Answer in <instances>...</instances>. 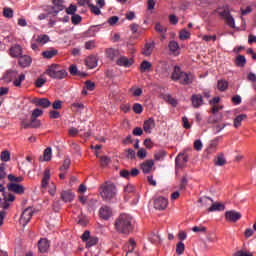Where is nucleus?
Returning a JSON list of instances; mask_svg holds the SVG:
<instances>
[{
	"label": "nucleus",
	"mask_w": 256,
	"mask_h": 256,
	"mask_svg": "<svg viewBox=\"0 0 256 256\" xmlns=\"http://www.w3.org/2000/svg\"><path fill=\"white\" fill-rule=\"evenodd\" d=\"M153 67V64L151 62L144 60L140 64V72L141 73H147V71H151V68Z\"/></svg>",
	"instance_id": "nucleus-35"
},
{
	"label": "nucleus",
	"mask_w": 256,
	"mask_h": 256,
	"mask_svg": "<svg viewBox=\"0 0 256 256\" xmlns=\"http://www.w3.org/2000/svg\"><path fill=\"white\" fill-rule=\"evenodd\" d=\"M25 81V74H20L18 78L13 81L14 87H21V83Z\"/></svg>",
	"instance_id": "nucleus-47"
},
{
	"label": "nucleus",
	"mask_w": 256,
	"mask_h": 256,
	"mask_svg": "<svg viewBox=\"0 0 256 256\" xmlns=\"http://www.w3.org/2000/svg\"><path fill=\"white\" fill-rule=\"evenodd\" d=\"M67 15H75L77 13V6L75 4H70L68 8L65 9Z\"/></svg>",
	"instance_id": "nucleus-50"
},
{
	"label": "nucleus",
	"mask_w": 256,
	"mask_h": 256,
	"mask_svg": "<svg viewBox=\"0 0 256 256\" xmlns=\"http://www.w3.org/2000/svg\"><path fill=\"white\" fill-rule=\"evenodd\" d=\"M84 47L88 51H91L97 47V42L95 40H89V41L85 42Z\"/></svg>",
	"instance_id": "nucleus-46"
},
{
	"label": "nucleus",
	"mask_w": 256,
	"mask_h": 256,
	"mask_svg": "<svg viewBox=\"0 0 256 256\" xmlns=\"http://www.w3.org/2000/svg\"><path fill=\"white\" fill-rule=\"evenodd\" d=\"M0 159L5 163H7L8 161H11V152H9V150L2 151L0 154Z\"/></svg>",
	"instance_id": "nucleus-41"
},
{
	"label": "nucleus",
	"mask_w": 256,
	"mask_h": 256,
	"mask_svg": "<svg viewBox=\"0 0 256 256\" xmlns=\"http://www.w3.org/2000/svg\"><path fill=\"white\" fill-rule=\"evenodd\" d=\"M49 41H51V38H49V35L47 34H40L36 38V43H38L39 45H47Z\"/></svg>",
	"instance_id": "nucleus-31"
},
{
	"label": "nucleus",
	"mask_w": 256,
	"mask_h": 256,
	"mask_svg": "<svg viewBox=\"0 0 256 256\" xmlns=\"http://www.w3.org/2000/svg\"><path fill=\"white\" fill-rule=\"evenodd\" d=\"M153 129H155V120L153 118L144 121L143 130L145 133L151 134Z\"/></svg>",
	"instance_id": "nucleus-20"
},
{
	"label": "nucleus",
	"mask_w": 256,
	"mask_h": 256,
	"mask_svg": "<svg viewBox=\"0 0 256 256\" xmlns=\"http://www.w3.org/2000/svg\"><path fill=\"white\" fill-rule=\"evenodd\" d=\"M31 63H33V59L29 55H22L18 59V65L22 67V69L31 67Z\"/></svg>",
	"instance_id": "nucleus-12"
},
{
	"label": "nucleus",
	"mask_w": 256,
	"mask_h": 256,
	"mask_svg": "<svg viewBox=\"0 0 256 256\" xmlns=\"http://www.w3.org/2000/svg\"><path fill=\"white\" fill-rule=\"evenodd\" d=\"M129 246H128V252L126 253V256H139L135 251V247H137V243L135 242V239L130 238L129 239Z\"/></svg>",
	"instance_id": "nucleus-25"
},
{
	"label": "nucleus",
	"mask_w": 256,
	"mask_h": 256,
	"mask_svg": "<svg viewBox=\"0 0 256 256\" xmlns=\"http://www.w3.org/2000/svg\"><path fill=\"white\" fill-rule=\"evenodd\" d=\"M17 75H19V72L17 70H8L4 76L3 79L6 81V83H11V81H14L17 79Z\"/></svg>",
	"instance_id": "nucleus-17"
},
{
	"label": "nucleus",
	"mask_w": 256,
	"mask_h": 256,
	"mask_svg": "<svg viewBox=\"0 0 256 256\" xmlns=\"http://www.w3.org/2000/svg\"><path fill=\"white\" fill-rule=\"evenodd\" d=\"M4 198H0V207L1 209H9V202L7 201V195L3 194Z\"/></svg>",
	"instance_id": "nucleus-48"
},
{
	"label": "nucleus",
	"mask_w": 256,
	"mask_h": 256,
	"mask_svg": "<svg viewBox=\"0 0 256 256\" xmlns=\"http://www.w3.org/2000/svg\"><path fill=\"white\" fill-rule=\"evenodd\" d=\"M202 40L206 41V43H209V41H217V35H204Z\"/></svg>",
	"instance_id": "nucleus-61"
},
{
	"label": "nucleus",
	"mask_w": 256,
	"mask_h": 256,
	"mask_svg": "<svg viewBox=\"0 0 256 256\" xmlns=\"http://www.w3.org/2000/svg\"><path fill=\"white\" fill-rule=\"evenodd\" d=\"M88 7L94 15H101V8L93 4H88Z\"/></svg>",
	"instance_id": "nucleus-51"
},
{
	"label": "nucleus",
	"mask_w": 256,
	"mask_h": 256,
	"mask_svg": "<svg viewBox=\"0 0 256 256\" xmlns=\"http://www.w3.org/2000/svg\"><path fill=\"white\" fill-rule=\"evenodd\" d=\"M97 243H99V238H97L96 236H92L91 238L88 239V241L86 242V247L89 249L95 245H97Z\"/></svg>",
	"instance_id": "nucleus-44"
},
{
	"label": "nucleus",
	"mask_w": 256,
	"mask_h": 256,
	"mask_svg": "<svg viewBox=\"0 0 256 256\" xmlns=\"http://www.w3.org/2000/svg\"><path fill=\"white\" fill-rule=\"evenodd\" d=\"M49 179H51V170L50 169H45L44 175L42 178V187L45 189L47 185H49Z\"/></svg>",
	"instance_id": "nucleus-32"
},
{
	"label": "nucleus",
	"mask_w": 256,
	"mask_h": 256,
	"mask_svg": "<svg viewBox=\"0 0 256 256\" xmlns=\"http://www.w3.org/2000/svg\"><path fill=\"white\" fill-rule=\"evenodd\" d=\"M236 67H245V65H247V59L245 58V56L239 54L235 61H234Z\"/></svg>",
	"instance_id": "nucleus-34"
},
{
	"label": "nucleus",
	"mask_w": 256,
	"mask_h": 256,
	"mask_svg": "<svg viewBox=\"0 0 256 256\" xmlns=\"http://www.w3.org/2000/svg\"><path fill=\"white\" fill-rule=\"evenodd\" d=\"M245 119H247V115L246 114L238 115L234 119V127H235V129H239V127H241V123H243V121H245Z\"/></svg>",
	"instance_id": "nucleus-36"
},
{
	"label": "nucleus",
	"mask_w": 256,
	"mask_h": 256,
	"mask_svg": "<svg viewBox=\"0 0 256 256\" xmlns=\"http://www.w3.org/2000/svg\"><path fill=\"white\" fill-rule=\"evenodd\" d=\"M52 5L54 15H58L60 11L65 9V0H52Z\"/></svg>",
	"instance_id": "nucleus-13"
},
{
	"label": "nucleus",
	"mask_w": 256,
	"mask_h": 256,
	"mask_svg": "<svg viewBox=\"0 0 256 256\" xmlns=\"http://www.w3.org/2000/svg\"><path fill=\"white\" fill-rule=\"evenodd\" d=\"M168 49L171 51V53H176V51H179V43L177 41L172 40L168 44Z\"/></svg>",
	"instance_id": "nucleus-40"
},
{
	"label": "nucleus",
	"mask_w": 256,
	"mask_h": 256,
	"mask_svg": "<svg viewBox=\"0 0 256 256\" xmlns=\"http://www.w3.org/2000/svg\"><path fill=\"white\" fill-rule=\"evenodd\" d=\"M30 127L31 129H37L38 127H41V121L37 118H31Z\"/></svg>",
	"instance_id": "nucleus-57"
},
{
	"label": "nucleus",
	"mask_w": 256,
	"mask_h": 256,
	"mask_svg": "<svg viewBox=\"0 0 256 256\" xmlns=\"http://www.w3.org/2000/svg\"><path fill=\"white\" fill-rule=\"evenodd\" d=\"M153 49H155V42L146 43L144 48L142 49V55H144L145 57H151Z\"/></svg>",
	"instance_id": "nucleus-24"
},
{
	"label": "nucleus",
	"mask_w": 256,
	"mask_h": 256,
	"mask_svg": "<svg viewBox=\"0 0 256 256\" xmlns=\"http://www.w3.org/2000/svg\"><path fill=\"white\" fill-rule=\"evenodd\" d=\"M71 167V159L65 158L63 165L60 167V171H67Z\"/></svg>",
	"instance_id": "nucleus-56"
},
{
	"label": "nucleus",
	"mask_w": 256,
	"mask_h": 256,
	"mask_svg": "<svg viewBox=\"0 0 256 256\" xmlns=\"http://www.w3.org/2000/svg\"><path fill=\"white\" fill-rule=\"evenodd\" d=\"M169 206V200L163 196L154 199V208L158 211H165Z\"/></svg>",
	"instance_id": "nucleus-6"
},
{
	"label": "nucleus",
	"mask_w": 256,
	"mask_h": 256,
	"mask_svg": "<svg viewBox=\"0 0 256 256\" xmlns=\"http://www.w3.org/2000/svg\"><path fill=\"white\" fill-rule=\"evenodd\" d=\"M51 249V241L47 238H41L38 241V251L39 253L45 254Z\"/></svg>",
	"instance_id": "nucleus-8"
},
{
	"label": "nucleus",
	"mask_w": 256,
	"mask_h": 256,
	"mask_svg": "<svg viewBox=\"0 0 256 256\" xmlns=\"http://www.w3.org/2000/svg\"><path fill=\"white\" fill-rule=\"evenodd\" d=\"M33 208L32 207H28L26 208L23 212L22 215L20 217V225L22 227H26L27 223H29V221H31L32 217H33Z\"/></svg>",
	"instance_id": "nucleus-5"
},
{
	"label": "nucleus",
	"mask_w": 256,
	"mask_h": 256,
	"mask_svg": "<svg viewBox=\"0 0 256 256\" xmlns=\"http://www.w3.org/2000/svg\"><path fill=\"white\" fill-rule=\"evenodd\" d=\"M10 55L14 58L21 57L23 55V48L19 44H16L10 48Z\"/></svg>",
	"instance_id": "nucleus-26"
},
{
	"label": "nucleus",
	"mask_w": 256,
	"mask_h": 256,
	"mask_svg": "<svg viewBox=\"0 0 256 256\" xmlns=\"http://www.w3.org/2000/svg\"><path fill=\"white\" fill-rule=\"evenodd\" d=\"M61 199L64 203H71L75 199V194L71 190L62 191Z\"/></svg>",
	"instance_id": "nucleus-21"
},
{
	"label": "nucleus",
	"mask_w": 256,
	"mask_h": 256,
	"mask_svg": "<svg viewBox=\"0 0 256 256\" xmlns=\"http://www.w3.org/2000/svg\"><path fill=\"white\" fill-rule=\"evenodd\" d=\"M162 99H164V101H167V103L172 105V107H177V100L175 98H173V96H171V94H164L162 96Z\"/></svg>",
	"instance_id": "nucleus-38"
},
{
	"label": "nucleus",
	"mask_w": 256,
	"mask_h": 256,
	"mask_svg": "<svg viewBox=\"0 0 256 256\" xmlns=\"http://www.w3.org/2000/svg\"><path fill=\"white\" fill-rule=\"evenodd\" d=\"M33 103L37 107H43L44 109L51 107V101H49L47 98H36L33 100Z\"/></svg>",
	"instance_id": "nucleus-19"
},
{
	"label": "nucleus",
	"mask_w": 256,
	"mask_h": 256,
	"mask_svg": "<svg viewBox=\"0 0 256 256\" xmlns=\"http://www.w3.org/2000/svg\"><path fill=\"white\" fill-rule=\"evenodd\" d=\"M83 18L79 14H73L71 17L72 25H79Z\"/></svg>",
	"instance_id": "nucleus-54"
},
{
	"label": "nucleus",
	"mask_w": 256,
	"mask_h": 256,
	"mask_svg": "<svg viewBox=\"0 0 256 256\" xmlns=\"http://www.w3.org/2000/svg\"><path fill=\"white\" fill-rule=\"evenodd\" d=\"M137 175H139V169L137 168H133L131 171L125 169L120 171V177L124 179H131V177H137Z\"/></svg>",
	"instance_id": "nucleus-15"
},
{
	"label": "nucleus",
	"mask_w": 256,
	"mask_h": 256,
	"mask_svg": "<svg viewBox=\"0 0 256 256\" xmlns=\"http://www.w3.org/2000/svg\"><path fill=\"white\" fill-rule=\"evenodd\" d=\"M43 115V110L36 108L32 111L31 119H37V117H41Z\"/></svg>",
	"instance_id": "nucleus-60"
},
{
	"label": "nucleus",
	"mask_w": 256,
	"mask_h": 256,
	"mask_svg": "<svg viewBox=\"0 0 256 256\" xmlns=\"http://www.w3.org/2000/svg\"><path fill=\"white\" fill-rule=\"evenodd\" d=\"M13 9L9 8V7H5L3 9V15L4 17H6L7 19H12L13 17Z\"/></svg>",
	"instance_id": "nucleus-53"
},
{
	"label": "nucleus",
	"mask_w": 256,
	"mask_h": 256,
	"mask_svg": "<svg viewBox=\"0 0 256 256\" xmlns=\"http://www.w3.org/2000/svg\"><path fill=\"white\" fill-rule=\"evenodd\" d=\"M191 38V33L185 29L181 30L179 33L180 41H186L187 39Z\"/></svg>",
	"instance_id": "nucleus-43"
},
{
	"label": "nucleus",
	"mask_w": 256,
	"mask_h": 256,
	"mask_svg": "<svg viewBox=\"0 0 256 256\" xmlns=\"http://www.w3.org/2000/svg\"><path fill=\"white\" fill-rule=\"evenodd\" d=\"M51 157H53V150L51 149V147H47L44 150L42 161H51Z\"/></svg>",
	"instance_id": "nucleus-39"
},
{
	"label": "nucleus",
	"mask_w": 256,
	"mask_h": 256,
	"mask_svg": "<svg viewBox=\"0 0 256 256\" xmlns=\"http://www.w3.org/2000/svg\"><path fill=\"white\" fill-rule=\"evenodd\" d=\"M99 216L101 219H104V221H109L111 217H113V210L109 206H102L99 210Z\"/></svg>",
	"instance_id": "nucleus-9"
},
{
	"label": "nucleus",
	"mask_w": 256,
	"mask_h": 256,
	"mask_svg": "<svg viewBox=\"0 0 256 256\" xmlns=\"http://www.w3.org/2000/svg\"><path fill=\"white\" fill-rule=\"evenodd\" d=\"M214 165L216 167H223V165H227V160L225 159V154L220 153L214 158Z\"/></svg>",
	"instance_id": "nucleus-27"
},
{
	"label": "nucleus",
	"mask_w": 256,
	"mask_h": 256,
	"mask_svg": "<svg viewBox=\"0 0 256 256\" xmlns=\"http://www.w3.org/2000/svg\"><path fill=\"white\" fill-rule=\"evenodd\" d=\"M241 217H242L241 213L235 210H229L225 212V220L228 223H237V221H239Z\"/></svg>",
	"instance_id": "nucleus-7"
},
{
	"label": "nucleus",
	"mask_w": 256,
	"mask_h": 256,
	"mask_svg": "<svg viewBox=\"0 0 256 256\" xmlns=\"http://www.w3.org/2000/svg\"><path fill=\"white\" fill-rule=\"evenodd\" d=\"M182 74L183 71H181V68L179 66H175L171 75L172 81H179Z\"/></svg>",
	"instance_id": "nucleus-33"
},
{
	"label": "nucleus",
	"mask_w": 256,
	"mask_h": 256,
	"mask_svg": "<svg viewBox=\"0 0 256 256\" xmlns=\"http://www.w3.org/2000/svg\"><path fill=\"white\" fill-rule=\"evenodd\" d=\"M134 61L133 58H127L125 56H120L117 60H116V65H118L119 67H131V65H133Z\"/></svg>",
	"instance_id": "nucleus-14"
},
{
	"label": "nucleus",
	"mask_w": 256,
	"mask_h": 256,
	"mask_svg": "<svg viewBox=\"0 0 256 256\" xmlns=\"http://www.w3.org/2000/svg\"><path fill=\"white\" fill-rule=\"evenodd\" d=\"M217 89L220 91H227V89H229V82L224 79L218 80Z\"/></svg>",
	"instance_id": "nucleus-37"
},
{
	"label": "nucleus",
	"mask_w": 256,
	"mask_h": 256,
	"mask_svg": "<svg viewBox=\"0 0 256 256\" xmlns=\"http://www.w3.org/2000/svg\"><path fill=\"white\" fill-rule=\"evenodd\" d=\"M56 55H59V51L54 48L42 52L43 59H53Z\"/></svg>",
	"instance_id": "nucleus-28"
},
{
	"label": "nucleus",
	"mask_w": 256,
	"mask_h": 256,
	"mask_svg": "<svg viewBox=\"0 0 256 256\" xmlns=\"http://www.w3.org/2000/svg\"><path fill=\"white\" fill-rule=\"evenodd\" d=\"M226 21V24L228 25V27H231L232 29H235V19L233 18V16H231V14L229 16H227L226 18H224Z\"/></svg>",
	"instance_id": "nucleus-52"
},
{
	"label": "nucleus",
	"mask_w": 256,
	"mask_h": 256,
	"mask_svg": "<svg viewBox=\"0 0 256 256\" xmlns=\"http://www.w3.org/2000/svg\"><path fill=\"white\" fill-rule=\"evenodd\" d=\"M105 54L107 59H110V61H115V59H117V57L120 55L119 50L115 48H107L105 50Z\"/></svg>",
	"instance_id": "nucleus-22"
},
{
	"label": "nucleus",
	"mask_w": 256,
	"mask_h": 256,
	"mask_svg": "<svg viewBox=\"0 0 256 256\" xmlns=\"http://www.w3.org/2000/svg\"><path fill=\"white\" fill-rule=\"evenodd\" d=\"M45 75H48L51 79H65L69 73L66 72L65 69H59V65L52 64L48 67V69L45 71Z\"/></svg>",
	"instance_id": "nucleus-3"
},
{
	"label": "nucleus",
	"mask_w": 256,
	"mask_h": 256,
	"mask_svg": "<svg viewBox=\"0 0 256 256\" xmlns=\"http://www.w3.org/2000/svg\"><path fill=\"white\" fill-rule=\"evenodd\" d=\"M45 83H47V79H45V78H38L34 82V85H35V87H37V89H41V87H43V85H45Z\"/></svg>",
	"instance_id": "nucleus-55"
},
{
	"label": "nucleus",
	"mask_w": 256,
	"mask_h": 256,
	"mask_svg": "<svg viewBox=\"0 0 256 256\" xmlns=\"http://www.w3.org/2000/svg\"><path fill=\"white\" fill-rule=\"evenodd\" d=\"M7 177V172H5V163L0 164V181H3Z\"/></svg>",
	"instance_id": "nucleus-59"
},
{
	"label": "nucleus",
	"mask_w": 256,
	"mask_h": 256,
	"mask_svg": "<svg viewBox=\"0 0 256 256\" xmlns=\"http://www.w3.org/2000/svg\"><path fill=\"white\" fill-rule=\"evenodd\" d=\"M155 31H157V33H167V28L163 27L160 23H157L155 25Z\"/></svg>",
	"instance_id": "nucleus-62"
},
{
	"label": "nucleus",
	"mask_w": 256,
	"mask_h": 256,
	"mask_svg": "<svg viewBox=\"0 0 256 256\" xmlns=\"http://www.w3.org/2000/svg\"><path fill=\"white\" fill-rule=\"evenodd\" d=\"M85 85H86V89L88 91H93L95 89V82L91 81V80H87L85 82Z\"/></svg>",
	"instance_id": "nucleus-63"
},
{
	"label": "nucleus",
	"mask_w": 256,
	"mask_h": 256,
	"mask_svg": "<svg viewBox=\"0 0 256 256\" xmlns=\"http://www.w3.org/2000/svg\"><path fill=\"white\" fill-rule=\"evenodd\" d=\"M154 165L155 162L153 160H146L145 162L140 164V169L143 171V173L148 174L153 171Z\"/></svg>",
	"instance_id": "nucleus-16"
},
{
	"label": "nucleus",
	"mask_w": 256,
	"mask_h": 256,
	"mask_svg": "<svg viewBox=\"0 0 256 256\" xmlns=\"http://www.w3.org/2000/svg\"><path fill=\"white\" fill-rule=\"evenodd\" d=\"M7 187L8 191L11 193H16V195H23V193H25V187H23V185L17 183H9Z\"/></svg>",
	"instance_id": "nucleus-10"
},
{
	"label": "nucleus",
	"mask_w": 256,
	"mask_h": 256,
	"mask_svg": "<svg viewBox=\"0 0 256 256\" xmlns=\"http://www.w3.org/2000/svg\"><path fill=\"white\" fill-rule=\"evenodd\" d=\"M194 80L195 76L193 74H187L185 72H182L180 79H178L180 85H191V83H193Z\"/></svg>",
	"instance_id": "nucleus-11"
},
{
	"label": "nucleus",
	"mask_w": 256,
	"mask_h": 256,
	"mask_svg": "<svg viewBox=\"0 0 256 256\" xmlns=\"http://www.w3.org/2000/svg\"><path fill=\"white\" fill-rule=\"evenodd\" d=\"M100 195L104 201H111V199L117 195V187L113 182H104L100 186Z\"/></svg>",
	"instance_id": "nucleus-2"
},
{
	"label": "nucleus",
	"mask_w": 256,
	"mask_h": 256,
	"mask_svg": "<svg viewBox=\"0 0 256 256\" xmlns=\"http://www.w3.org/2000/svg\"><path fill=\"white\" fill-rule=\"evenodd\" d=\"M108 23L113 27V25L119 23V18L117 16H112L108 19Z\"/></svg>",
	"instance_id": "nucleus-64"
},
{
	"label": "nucleus",
	"mask_w": 256,
	"mask_h": 256,
	"mask_svg": "<svg viewBox=\"0 0 256 256\" xmlns=\"http://www.w3.org/2000/svg\"><path fill=\"white\" fill-rule=\"evenodd\" d=\"M187 161H189V156L180 153L175 160L176 167H185V163H187Z\"/></svg>",
	"instance_id": "nucleus-23"
},
{
	"label": "nucleus",
	"mask_w": 256,
	"mask_h": 256,
	"mask_svg": "<svg viewBox=\"0 0 256 256\" xmlns=\"http://www.w3.org/2000/svg\"><path fill=\"white\" fill-rule=\"evenodd\" d=\"M97 57L90 55L86 58L85 63L88 66V69H95L97 67Z\"/></svg>",
	"instance_id": "nucleus-29"
},
{
	"label": "nucleus",
	"mask_w": 256,
	"mask_h": 256,
	"mask_svg": "<svg viewBox=\"0 0 256 256\" xmlns=\"http://www.w3.org/2000/svg\"><path fill=\"white\" fill-rule=\"evenodd\" d=\"M217 13L220 17H222V19H227V17L231 15V12L229 11V7L227 6L219 7L217 9Z\"/></svg>",
	"instance_id": "nucleus-30"
},
{
	"label": "nucleus",
	"mask_w": 256,
	"mask_h": 256,
	"mask_svg": "<svg viewBox=\"0 0 256 256\" xmlns=\"http://www.w3.org/2000/svg\"><path fill=\"white\" fill-rule=\"evenodd\" d=\"M111 163V158L108 156H100V165L101 167H107Z\"/></svg>",
	"instance_id": "nucleus-49"
},
{
	"label": "nucleus",
	"mask_w": 256,
	"mask_h": 256,
	"mask_svg": "<svg viewBox=\"0 0 256 256\" xmlns=\"http://www.w3.org/2000/svg\"><path fill=\"white\" fill-rule=\"evenodd\" d=\"M133 111L137 115H141V113H143V106L140 103H135L133 105Z\"/></svg>",
	"instance_id": "nucleus-58"
},
{
	"label": "nucleus",
	"mask_w": 256,
	"mask_h": 256,
	"mask_svg": "<svg viewBox=\"0 0 256 256\" xmlns=\"http://www.w3.org/2000/svg\"><path fill=\"white\" fill-rule=\"evenodd\" d=\"M184 253H185V243H183V241H180L176 244V254L183 255Z\"/></svg>",
	"instance_id": "nucleus-42"
},
{
	"label": "nucleus",
	"mask_w": 256,
	"mask_h": 256,
	"mask_svg": "<svg viewBox=\"0 0 256 256\" xmlns=\"http://www.w3.org/2000/svg\"><path fill=\"white\" fill-rule=\"evenodd\" d=\"M199 203H202V205H211L208 208L209 213H213V211H225V205L221 203H213V199L209 197L200 198Z\"/></svg>",
	"instance_id": "nucleus-4"
},
{
	"label": "nucleus",
	"mask_w": 256,
	"mask_h": 256,
	"mask_svg": "<svg viewBox=\"0 0 256 256\" xmlns=\"http://www.w3.org/2000/svg\"><path fill=\"white\" fill-rule=\"evenodd\" d=\"M23 176H15V175H13V174H10V175H8V180L11 182V183H17V184H19V183H21V182H23Z\"/></svg>",
	"instance_id": "nucleus-45"
},
{
	"label": "nucleus",
	"mask_w": 256,
	"mask_h": 256,
	"mask_svg": "<svg viewBox=\"0 0 256 256\" xmlns=\"http://www.w3.org/2000/svg\"><path fill=\"white\" fill-rule=\"evenodd\" d=\"M114 228L116 233L122 235L133 233V216L127 213L120 214L114 221Z\"/></svg>",
	"instance_id": "nucleus-1"
},
{
	"label": "nucleus",
	"mask_w": 256,
	"mask_h": 256,
	"mask_svg": "<svg viewBox=\"0 0 256 256\" xmlns=\"http://www.w3.org/2000/svg\"><path fill=\"white\" fill-rule=\"evenodd\" d=\"M191 101L194 109H199V107H201V105H203L204 103L203 96H201V94H193L191 97Z\"/></svg>",
	"instance_id": "nucleus-18"
}]
</instances>
